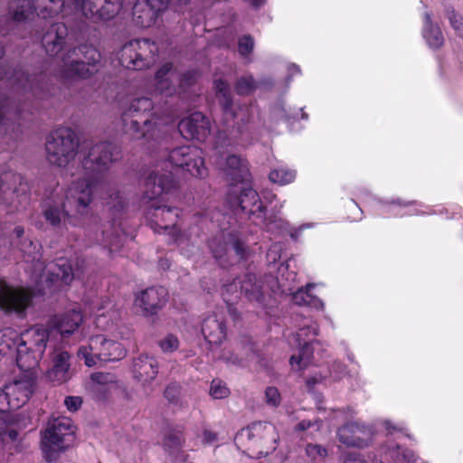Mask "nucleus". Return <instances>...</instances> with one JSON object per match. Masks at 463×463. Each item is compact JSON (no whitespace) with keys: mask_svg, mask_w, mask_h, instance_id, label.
Listing matches in <instances>:
<instances>
[{"mask_svg":"<svg viewBox=\"0 0 463 463\" xmlns=\"http://www.w3.org/2000/svg\"><path fill=\"white\" fill-rule=\"evenodd\" d=\"M254 47V40L250 34L243 35L239 39L238 51L241 56H248L252 52Z\"/></svg>","mask_w":463,"mask_h":463,"instance_id":"obj_48","label":"nucleus"},{"mask_svg":"<svg viewBox=\"0 0 463 463\" xmlns=\"http://www.w3.org/2000/svg\"><path fill=\"white\" fill-rule=\"evenodd\" d=\"M209 393L213 399H224L230 395L231 392L223 381L213 379L211 383Z\"/></svg>","mask_w":463,"mask_h":463,"instance_id":"obj_40","label":"nucleus"},{"mask_svg":"<svg viewBox=\"0 0 463 463\" xmlns=\"http://www.w3.org/2000/svg\"><path fill=\"white\" fill-rule=\"evenodd\" d=\"M291 119L293 120V122H291V125L300 119L307 121L308 114L304 111V108H300V109H298V111L294 112L293 115H291Z\"/></svg>","mask_w":463,"mask_h":463,"instance_id":"obj_59","label":"nucleus"},{"mask_svg":"<svg viewBox=\"0 0 463 463\" xmlns=\"http://www.w3.org/2000/svg\"><path fill=\"white\" fill-rule=\"evenodd\" d=\"M447 14L450 25L457 32L458 36L463 39V17H459L460 24H458V14L455 13L454 9L448 10Z\"/></svg>","mask_w":463,"mask_h":463,"instance_id":"obj_50","label":"nucleus"},{"mask_svg":"<svg viewBox=\"0 0 463 463\" xmlns=\"http://www.w3.org/2000/svg\"><path fill=\"white\" fill-rule=\"evenodd\" d=\"M38 10V17H53L62 11L64 0H32Z\"/></svg>","mask_w":463,"mask_h":463,"instance_id":"obj_33","label":"nucleus"},{"mask_svg":"<svg viewBox=\"0 0 463 463\" xmlns=\"http://www.w3.org/2000/svg\"><path fill=\"white\" fill-rule=\"evenodd\" d=\"M168 4L169 0H137L133 7V22L141 28L153 26Z\"/></svg>","mask_w":463,"mask_h":463,"instance_id":"obj_15","label":"nucleus"},{"mask_svg":"<svg viewBox=\"0 0 463 463\" xmlns=\"http://www.w3.org/2000/svg\"><path fill=\"white\" fill-rule=\"evenodd\" d=\"M289 267L288 260H284L280 266L278 268L279 274L281 275L282 279H285L286 280L288 279V273L285 274V272L288 271V269Z\"/></svg>","mask_w":463,"mask_h":463,"instance_id":"obj_60","label":"nucleus"},{"mask_svg":"<svg viewBox=\"0 0 463 463\" xmlns=\"http://www.w3.org/2000/svg\"><path fill=\"white\" fill-rule=\"evenodd\" d=\"M314 423L309 420H301L296 427V431H304L307 429H309Z\"/></svg>","mask_w":463,"mask_h":463,"instance_id":"obj_62","label":"nucleus"},{"mask_svg":"<svg viewBox=\"0 0 463 463\" xmlns=\"http://www.w3.org/2000/svg\"><path fill=\"white\" fill-rule=\"evenodd\" d=\"M158 345L164 353H173L177 350L179 340L176 335L168 334L158 342Z\"/></svg>","mask_w":463,"mask_h":463,"instance_id":"obj_43","label":"nucleus"},{"mask_svg":"<svg viewBox=\"0 0 463 463\" xmlns=\"http://www.w3.org/2000/svg\"><path fill=\"white\" fill-rule=\"evenodd\" d=\"M156 90L161 95L171 97L178 93L177 87L168 79L158 80L156 81Z\"/></svg>","mask_w":463,"mask_h":463,"instance_id":"obj_41","label":"nucleus"},{"mask_svg":"<svg viewBox=\"0 0 463 463\" xmlns=\"http://www.w3.org/2000/svg\"><path fill=\"white\" fill-rule=\"evenodd\" d=\"M312 227H313V224L305 223V224L298 226V228L291 229V233H290L291 241H298L302 236V233L304 232V231H306L307 229L312 228Z\"/></svg>","mask_w":463,"mask_h":463,"instance_id":"obj_55","label":"nucleus"},{"mask_svg":"<svg viewBox=\"0 0 463 463\" xmlns=\"http://www.w3.org/2000/svg\"><path fill=\"white\" fill-rule=\"evenodd\" d=\"M306 454L312 460L324 459L327 456V450L318 444H307L306 447Z\"/></svg>","mask_w":463,"mask_h":463,"instance_id":"obj_46","label":"nucleus"},{"mask_svg":"<svg viewBox=\"0 0 463 463\" xmlns=\"http://www.w3.org/2000/svg\"><path fill=\"white\" fill-rule=\"evenodd\" d=\"M79 142L74 132L67 128L52 131L45 144L46 157L51 165L64 167L74 159Z\"/></svg>","mask_w":463,"mask_h":463,"instance_id":"obj_8","label":"nucleus"},{"mask_svg":"<svg viewBox=\"0 0 463 463\" xmlns=\"http://www.w3.org/2000/svg\"><path fill=\"white\" fill-rule=\"evenodd\" d=\"M34 383L32 379H22L5 384V395L9 396L8 407L12 411L23 407L33 395Z\"/></svg>","mask_w":463,"mask_h":463,"instance_id":"obj_20","label":"nucleus"},{"mask_svg":"<svg viewBox=\"0 0 463 463\" xmlns=\"http://www.w3.org/2000/svg\"><path fill=\"white\" fill-rule=\"evenodd\" d=\"M367 435L368 430L366 426L358 422H347L337 430L339 441L346 447H365V436Z\"/></svg>","mask_w":463,"mask_h":463,"instance_id":"obj_22","label":"nucleus"},{"mask_svg":"<svg viewBox=\"0 0 463 463\" xmlns=\"http://www.w3.org/2000/svg\"><path fill=\"white\" fill-rule=\"evenodd\" d=\"M62 61L64 78L89 79L99 71L101 54L93 45L84 43L70 50Z\"/></svg>","mask_w":463,"mask_h":463,"instance_id":"obj_6","label":"nucleus"},{"mask_svg":"<svg viewBox=\"0 0 463 463\" xmlns=\"http://www.w3.org/2000/svg\"><path fill=\"white\" fill-rule=\"evenodd\" d=\"M64 403L69 411H76L80 408L82 399L79 396H68L65 398Z\"/></svg>","mask_w":463,"mask_h":463,"instance_id":"obj_52","label":"nucleus"},{"mask_svg":"<svg viewBox=\"0 0 463 463\" xmlns=\"http://www.w3.org/2000/svg\"><path fill=\"white\" fill-rule=\"evenodd\" d=\"M423 38L432 49H439L444 44L441 29L431 20V14L426 12L423 15Z\"/></svg>","mask_w":463,"mask_h":463,"instance_id":"obj_29","label":"nucleus"},{"mask_svg":"<svg viewBox=\"0 0 463 463\" xmlns=\"http://www.w3.org/2000/svg\"><path fill=\"white\" fill-rule=\"evenodd\" d=\"M52 276L60 279L63 284L70 285L74 279L72 267L66 260H59L52 272Z\"/></svg>","mask_w":463,"mask_h":463,"instance_id":"obj_36","label":"nucleus"},{"mask_svg":"<svg viewBox=\"0 0 463 463\" xmlns=\"http://www.w3.org/2000/svg\"><path fill=\"white\" fill-rule=\"evenodd\" d=\"M229 248L232 249L241 259L246 258L245 243L236 235L228 233Z\"/></svg>","mask_w":463,"mask_h":463,"instance_id":"obj_45","label":"nucleus"},{"mask_svg":"<svg viewBox=\"0 0 463 463\" xmlns=\"http://www.w3.org/2000/svg\"><path fill=\"white\" fill-rule=\"evenodd\" d=\"M413 204V202L400 198L392 201H382L378 203L377 212L383 217H402L404 215L403 209Z\"/></svg>","mask_w":463,"mask_h":463,"instance_id":"obj_31","label":"nucleus"},{"mask_svg":"<svg viewBox=\"0 0 463 463\" xmlns=\"http://www.w3.org/2000/svg\"><path fill=\"white\" fill-rule=\"evenodd\" d=\"M82 322L83 315L80 311L77 310L55 315L48 320V324L54 336L60 335L62 338L69 337L76 332Z\"/></svg>","mask_w":463,"mask_h":463,"instance_id":"obj_19","label":"nucleus"},{"mask_svg":"<svg viewBox=\"0 0 463 463\" xmlns=\"http://www.w3.org/2000/svg\"><path fill=\"white\" fill-rule=\"evenodd\" d=\"M93 383L106 388L117 383L116 376L110 373L97 372L90 376Z\"/></svg>","mask_w":463,"mask_h":463,"instance_id":"obj_42","label":"nucleus"},{"mask_svg":"<svg viewBox=\"0 0 463 463\" xmlns=\"http://www.w3.org/2000/svg\"><path fill=\"white\" fill-rule=\"evenodd\" d=\"M183 392V387L176 382L168 383L164 391V397L173 405H179L181 402V397Z\"/></svg>","mask_w":463,"mask_h":463,"instance_id":"obj_39","label":"nucleus"},{"mask_svg":"<svg viewBox=\"0 0 463 463\" xmlns=\"http://www.w3.org/2000/svg\"><path fill=\"white\" fill-rule=\"evenodd\" d=\"M168 292L164 287H150L137 295L135 304L145 316H153L167 302Z\"/></svg>","mask_w":463,"mask_h":463,"instance_id":"obj_18","label":"nucleus"},{"mask_svg":"<svg viewBox=\"0 0 463 463\" xmlns=\"http://www.w3.org/2000/svg\"><path fill=\"white\" fill-rule=\"evenodd\" d=\"M269 178L271 182L280 184H286L288 182L287 181V173H284V172L277 170V169L272 170L269 173Z\"/></svg>","mask_w":463,"mask_h":463,"instance_id":"obj_54","label":"nucleus"},{"mask_svg":"<svg viewBox=\"0 0 463 463\" xmlns=\"http://www.w3.org/2000/svg\"><path fill=\"white\" fill-rule=\"evenodd\" d=\"M159 364L154 356L142 354L133 362L134 377L143 383L155 380L158 374Z\"/></svg>","mask_w":463,"mask_h":463,"instance_id":"obj_24","label":"nucleus"},{"mask_svg":"<svg viewBox=\"0 0 463 463\" xmlns=\"http://www.w3.org/2000/svg\"><path fill=\"white\" fill-rule=\"evenodd\" d=\"M202 333L211 348L220 345L227 335L223 318H218L215 315L208 316L202 323Z\"/></svg>","mask_w":463,"mask_h":463,"instance_id":"obj_23","label":"nucleus"},{"mask_svg":"<svg viewBox=\"0 0 463 463\" xmlns=\"http://www.w3.org/2000/svg\"><path fill=\"white\" fill-rule=\"evenodd\" d=\"M266 403L269 406L277 407L281 402L279 390L276 387L269 386L265 390Z\"/></svg>","mask_w":463,"mask_h":463,"instance_id":"obj_49","label":"nucleus"},{"mask_svg":"<svg viewBox=\"0 0 463 463\" xmlns=\"http://www.w3.org/2000/svg\"><path fill=\"white\" fill-rule=\"evenodd\" d=\"M203 150L195 146H182L172 149L168 154L169 162L191 175L203 178L208 170L204 164Z\"/></svg>","mask_w":463,"mask_h":463,"instance_id":"obj_12","label":"nucleus"},{"mask_svg":"<svg viewBox=\"0 0 463 463\" xmlns=\"http://www.w3.org/2000/svg\"><path fill=\"white\" fill-rule=\"evenodd\" d=\"M225 201L234 213L240 211L256 223L264 222L266 207L254 189L250 187L231 188L226 194Z\"/></svg>","mask_w":463,"mask_h":463,"instance_id":"obj_11","label":"nucleus"},{"mask_svg":"<svg viewBox=\"0 0 463 463\" xmlns=\"http://www.w3.org/2000/svg\"><path fill=\"white\" fill-rule=\"evenodd\" d=\"M222 172L226 181L232 186L244 182L250 175L248 161L237 155L227 156Z\"/></svg>","mask_w":463,"mask_h":463,"instance_id":"obj_21","label":"nucleus"},{"mask_svg":"<svg viewBox=\"0 0 463 463\" xmlns=\"http://www.w3.org/2000/svg\"><path fill=\"white\" fill-rule=\"evenodd\" d=\"M313 346L311 341H306L299 348L298 356L291 355V367L297 365L299 370L306 369L313 359Z\"/></svg>","mask_w":463,"mask_h":463,"instance_id":"obj_35","label":"nucleus"},{"mask_svg":"<svg viewBox=\"0 0 463 463\" xmlns=\"http://www.w3.org/2000/svg\"><path fill=\"white\" fill-rule=\"evenodd\" d=\"M83 15L94 23L109 21L121 10L123 0H74Z\"/></svg>","mask_w":463,"mask_h":463,"instance_id":"obj_13","label":"nucleus"},{"mask_svg":"<svg viewBox=\"0 0 463 463\" xmlns=\"http://www.w3.org/2000/svg\"><path fill=\"white\" fill-rule=\"evenodd\" d=\"M217 440V434L210 430H204L203 432V442L205 445L213 444Z\"/></svg>","mask_w":463,"mask_h":463,"instance_id":"obj_58","label":"nucleus"},{"mask_svg":"<svg viewBox=\"0 0 463 463\" xmlns=\"http://www.w3.org/2000/svg\"><path fill=\"white\" fill-rule=\"evenodd\" d=\"M126 353L120 343L97 335L90 338L88 345L79 348L78 356L84 359L87 366L91 367L98 362L118 361L125 357Z\"/></svg>","mask_w":463,"mask_h":463,"instance_id":"obj_10","label":"nucleus"},{"mask_svg":"<svg viewBox=\"0 0 463 463\" xmlns=\"http://www.w3.org/2000/svg\"><path fill=\"white\" fill-rule=\"evenodd\" d=\"M173 64L171 62H165L163 64L156 72V81L158 80L168 79V74H173Z\"/></svg>","mask_w":463,"mask_h":463,"instance_id":"obj_53","label":"nucleus"},{"mask_svg":"<svg viewBox=\"0 0 463 463\" xmlns=\"http://www.w3.org/2000/svg\"><path fill=\"white\" fill-rule=\"evenodd\" d=\"M235 442L243 446L250 457L267 456L276 449L275 428L271 424L253 422L236 434Z\"/></svg>","mask_w":463,"mask_h":463,"instance_id":"obj_5","label":"nucleus"},{"mask_svg":"<svg viewBox=\"0 0 463 463\" xmlns=\"http://www.w3.org/2000/svg\"><path fill=\"white\" fill-rule=\"evenodd\" d=\"M214 88L224 116L234 119L236 118V112L234 110L233 99L231 95L229 84L225 80L219 79L214 80Z\"/></svg>","mask_w":463,"mask_h":463,"instance_id":"obj_27","label":"nucleus"},{"mask_svg":"<svg viewBox=\"0 0 463 463\" xmlns=\"http://www.w3.org/2000/svg\"><path fill=\"white\" fill-rule=\"evenodd\" d=\"M345 463H368L365 460L360 458L357 456L354 455H349L347 458L345 459Z\"/></svg>","mask_w":463,"mask_h":463,"instance_id":"obj_64","label":"nucleus"},{"mask_svg":"<svg viewBox=\"0 0 463 463\" xmlns=\"http://www.w3.org/2000/svg\"><path fill=\"white\" fill-rule=\"evenodd\" d=\"M74 439V426L71 420L59 417L50 420L42 435L41 449L47 461L53 454L65 450Z\"/></svg>","mask_w":463,"mask_h":463,"instance_id":"obj_7","label":"nucleus"},{"mask_svg":"<svg viewBox=\"0 0 463 463\" xmlns=\"http://www.w3.org/2000/svg\"><path fill=\"white\" fill-rule=\"evenodd\" d=\"M158 46L146 38L134 39L126 43L118 52L120 64L128 69L140 71L156 62Z\"/></svg>","mask_w":463,"mask_h":463,"instance_id":"obj_9","label":"nucleus"},{"mask_svg":"<svg viewBox=\"0 0 463 463\" xmlns=\"http://www.w3.org/2000/svg\"><path fill=\"white\" fill-rule=\"evenodd\" d=\"M10 14L14 22L27 24L38 16V10L33 1L30 0H15L10 5Z\"/></svg>","mask_w":463,"mask_h":463,"instance_id":"obj_26","label":"nucleus"},{"mask_svg":"<svg viewBox=\"0 0 463 463\" xmlns=\"http://www.w3.org/2000/svg\"><path fill=\"white\" fill-rule=\"evenodd\" d=\"M112 203L113 208L117 211H122L126 207V200L125 197L122 195V194L119 191L113 192L109 195Z\"/></svg>","mask_w":463,"mask_h":463,"instance_id":"obj_51","label":"nucleus"},{"mask_svg":"<svg viewBox=\"0 0 463 463\" xmlns=\"http://www.w3.org/2000/svg\"><path fill=\"white\" fill-rule=\"evenodd\" d=\"M3 423V420L0 419V425H2ZM4 434H6L11 440H16L19 435L18 431L15 430H9L7 432H5L3 430V428L0 427V437L3 436Z\"/></svg>","mask_w":463,"mask_h":463,"instance_id":"obj_61","label":"nucleus"},{"mask_svg":"<svg viewBox=\"0 0 463 463\" xmlns=\"http://www.w3.org/2000/svg\"><path fill=\"white\" fill-rule=\"evenodd\" d=\"M178 130L186 139L203 142L211 133V123L204 114L196 111L184 118L179 122Z\"/></svg>","mask_w":463,"mask_h":463,"instance_id":"obj_16","label":"nucleus"},{"mask_svg":"<svg viewBox=\"0 0 463 463\" xmlns=\"http://www.w3.org/2000/svg\"><path fill=\"white\" fill-rule=\"evenodd\" d=\"M40 25L45 29L41 41L43 47L49 56H57L65 47L68 27L63 23H52L47 26L46 21L44 25L42 23Z\"/></svg>","mask_w":463,"mask_h":463,"instance_id":"obj_17","label":"nucleus"},{"mask_svg":"<svg viewBox=\"0 0 463 463\" xmlns=\"http://www.w3.org/2000/svg\"><path fill=\"white\" fill-rule=\"evenodd\" d=\"M309 334H312L313 336H316L317 335L316 329L313 326H311L307 324H305L304 326L299 329V332L297 333V340L298 341L299 345H301L300 338L303 335L307 336Z\"/></svg>","mask_w":463,"mask_h":463,"instance_id":"obj_56","label":"nucleus"},{"mask_svg":"<svg viewBox=\"0 0 463 463\" xmlns=\"http://www.w3.org/2000/svg\"><path fill=\"white\" fill-rule=\"evenodd\" d=\"M89 148L82 159L87 176L71 184L64 199H47L42 203V214L53 229L67 225L77 227L84 223L90 213L94 183L102 178L110 164L120 155L118 147L111 142H99Z\"/></svg>","mask_w":463,"mask_h":463,"instance_id":"obj_1","label":"nucleus"},{"mask_svg":"<svg viewBox=\"0 0 463 463\" xmlns=\"http://www.w3.org/2000/svg\"><path fill=\"white\" fill-rule=\"evenodd\" d=\"M9 396L5 395V386L4 389L0 391V411L5 412L7 411H12L11 408L8 407Z\"/></svg>","mask_w":463,"mask_h":463,"instance_id":"obj_57","label":"nucleus"},{"mask_svg":"<svg viewBox=\"0 0 463 463\" xmlns=\"http://www.w3.org/2000/svg\"><path fill=\"white\" fill-rule=\"evenodd\" d=\"M209 247L214 259H222L230 249L228 234L213 238L210 241Z\"/></svg>","mask_w":463,"mask_h":463,"instance_id":"obj_37","label":"nucleus"},{"mask_svg":"<svg viewBox=\"0 0 463 463\" xmlns=\"http://www.w3.org/2000/svg\"><path fill=\"white\" fill-rule=\"evenodd\" d=\"M221 358L225 360L226 362L232 363L233 364H239L241 362V359L237 355L231 354L230 356H228V355H226L225 352H222Z\"/></svg>","mask_w":463,"mask_h":463,"instance_id":"obj_63","label":"nucleus"},{"mask_svg":"<svg viewBox=\"0 0 463 463\" xmlns=\"http://www.w3.org/2000/svg\"><path fill=\"white\" fill-rule=\"evenodd\" d=\"M315 287V283H307L305 287L291 292V302L298 306H307L316 309L323 308V301L318 297L311 294V289Z\"/></svg>","mask_w":463,"mask_h":463,"instance_id":"obj_30","label":"nucleus"},{"mask_svg":"<svg viewBox=\"0 0 463 463\" xmlns=\"http://www.w3.org/2000/svg\"><path fill=\"white\" fill-rule=\"evenodd\" d=\"M283 247L281 243H273L267 251L266 259L269 265H276L282 257Z\"/></svg>","mask_w":463,"mask_h":463,"instance_id":"obj_47","label":"nucleus"},{"mask_svg":"<svg viewBox=\"0 0 463 463\" xmlns=\"http://www.w3.org/2000/svg\"><path fill=\"white\" fill-rule=\"evenodd\" d=\"M48 322L45 325H35L29 330L16 335L14 344L16 345V364L22 371H30L38 365L47 343L54 338Z\"/></svg>","mask_w":463,"mask_h":463,"instance_id":"obj_4","label":"nucleus"},{"mask_svg":"<svg viewBox=\"0 0 463 463\" xmlns=\"http://www.w3.org/2000/svg\"><path fill=\"white\" fill-rule=\"evenodd\" d=\"M9 80L14 87L21 88L24 91L32 92L33 96H38L41 99L43 98V96H41L38 91V86L33 84L29 75L22 69H14Z\"/></svg>","mask_w":463,"mask_h":463,"instance_id":"obj_34","label":"nucleus"},{"mask_svg":"<svg viewBox=\"0 0 463 463\" xmlns=\"http://www.w3.org/2000/svg\"><path fill=\"white\" fill-rule=\"evenodd\" d=\"M177 182L171 172H151L145 179L143 198L147 199L144 214L149 226L156 232L169 231L173 241L178 242L181 230L176 226L182 209L162 203L163 194H173Z\"/></svg>","mask_w":463,"mask_h":463,"instance_id":"obj_2","label":"nucleus"},{"mask_svg":"<svg viewBox=\"0 0 463 463\" xmlns=\"http://www.w3.org/2000/svg\"><path fill=\"white\" fill-rule=\"evenodd\" d=\"M184 442V427L176 426L165 431L162 446L170 455H177L182 450Z\"/></svg>","mask_w":463,"mask_h":463,"instance_id":"obj_28","label":"nucleus"},{"mask_svg":"<svg viewBox=\"0 0 463 463\" xmlns=\"http://www.w3.org/2000/svg\"><path fill=\"white\" fill-rule=\"evenodd\" d=\"M33 296L23 288H13L0 279V308L6 312L24 313L31 305Z\"/></svg>","mask_w":463,"mask_h":463,"instance_id":"obj_14","label":"nucleus"},{"mask_svg":"<svg viewBox=\"0 0 463 463\" xmlns=\"http://www.w3.org/2000/svg\"><path fill=\"white\" fill-rule=\"evenodd\" d=\"M241 291L250 301H255L259 304H262L265 299V295L262 290V287L255 278L251 275H248L241 285Z\"/></svg>","mask_w":463,"mask_h":463,"instance_id":"obj_32","label":"nucleus"},{"mask_svg":"<svg viewBox=\"0 0 463 463\" xmlns=\"http://www.w3.org/2000/svg\"><path fill=\"white\" fill-rule=\"evenodd\" d=\"M153 109L151 99H134L121 114L125 132L135 139H145L147 142L157 139L159 128L157 123L151 119Z\"/></svg>","mask_w":463,"mask_h":463,"instance_id":"obj_3","label":"nucleus"},{"mask_svg":"<svg viewBox=\"0 0 463 463\" xmlns=\"http://www.w3.org/2000/svg\"><path fill=\"white\" fill-rule=\"evenodd\" d=\"M258 88V83L252 76H244L237 80L234 89L238 95L246 96L251 94Z\"/></svg>","mask_w":463,"mask_h":463,"instance_id":"obj_38","label":"nucleus"},{"mask_svg":"<svg viewBox=\"0 0 463 463\" xmlns=\"http://www.w3.org/2000/svg\"><path fill=\"white\" fill-rule=\"evenodd\" d=\"M196 82V72L194 71H186L179 79V85L177 87L178 93L184 92L187 88L194 85Z\"/></svg>","mask_w":463,"mask_h":463,"instance_id":"obj_44","label":"nucleus"},{"mask_svg":"<svg viewBox=\"0 0 463 463\" xmlns=\"http://www.w3.org/2000/svg\"><path fill=\"white\" fill-rule=\"evenodd\" d=\"M71 355L67 351H61L52 357V367L48 371L47 376L52 382L62 383L68 379Z\"/></svg>","mask_w":463,"mask_h":463,"instance_id":"obj_25","label":"nucleus"}]
</instances>
